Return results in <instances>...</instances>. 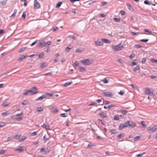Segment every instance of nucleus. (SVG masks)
Segmentation results:
<instances>
[{
	"label": "nucleus",
	"mask_w": 157,
	"mask_h": 157,
	"mask_svg": "<svg viewBox=\"0 0 157 157\" xmlns=\"http://www.w3.org/2000/svg\"><path fill=\"white\" fill-rule=\"evenodd\" d=\"M59 28L57 27H55L52 29V31L53 32H55Z\"/></svg>",
	"instance_id": "obj_47"
},
{
	"label": "nucleus",
	"mask_w": 157,
	"mask_h": 157,
	"mask_svg": "<svg viewBox=\"0 0 157 157\" xmlns=\"http://www.w3.org/2000/svg\"><path fill=\"white\" fill-rule=\"evenodd\" d=\"M103 94L106 97H112L113 96L111 92H104L103 93Z\"/></svg>",
	"instance_id": "obj_9"
},
{
	"label": "nucleus",
	"mask_w": 157,
	"mask_h": 157,
	"mask_svg": "<svg viewBox=\"0 0 157 157\" xmlns=\"http://www.w3.org/2000/svg\"><path fill=\"white\" fill-rule=\"evenodd\" d=\"M26 139V137H25V136H23L22 137V138L20 139L19 140V142H23V141L25 140Z\"/></svg>",
	"instance_id": "obj_27"
},
{
	"label": "nucleus",
	"mask_w": 157,
	"mask_h": 157,
	"mask_svg": "<svg viewBox=\"0 0 157 157\" xmlns=\"http://www.w3.org/2000/svg\"><path fill=\"white\" fill-rule=\"evenodd\" d=\"M101 81L105 83H107L109 82L108 80L106 79V78H105L101 80Z\"/></svg>",
	"instance_id": "obj_36"
},
{
	"label": "nucleus",
	"mask_w": 157,
	"mask_h": 157,
	"mask_svg": "<svg viewBox=\"0 0 157 157\" xmlns=\"http://www.w3.org/2000/svg\"><path fill=\"white\" fill-rule=\"evenodd\" d=\"M135 47L136 48H140L143 47V46H141L140 45H137V44L135 45Z\"/></svg>",
	"instance_id": "obj_43"
},
{
	"label": "nucleus",
	"mask_w": 157,
	"mask_h": 157,
	"mask_svg": "<svg viewBox=\"0 0 157 157\" xmlns=\"http://www.w3.org/2000/svg\"><path fill=\"white\" fill-rule=\"evenodd\" d=\"M131 33L132 36L137 35L139 34L138 33H136L135 32H131Z\"/></svg>",
	"instance_id": "obj_44"
},
{
	"label": "nucleus",
	"mask_w": 157,
	"mask_h": 157,
	"mask_svg": "<svg viewBox=\"0 0 157 157\" xmlns=\"http://www.w3.org/2000/svg\"><path fill=\"white\" fill-rule=\"evenodd\" d=\"M114 106H115V105H109L107 107V109H110V108H112V107H113Z\"/></svg>",
	"instance_id": "obj_52"
},
{
	"label": "nucleus",
	"mask_w": 157,
	"mask_h": 157,
	"mask_svg": "<svg viewBox=\"0 0 157 157\" xmlns=\"http://www.w3.org/2000/svg\"><path fill=\"white\" fill-rule=\"evenodd\" d=\"M151 61L153 63H157V60H155L153 58L151 59Z\"/></svg>",
	"instance_id": "obj_46"
},
{
	"label": "nucleus",
	"mask_w": 157,
	"mask_h": 157,
	"mask_svg": "<svg viewBox=\"0 0 157 157\" xmlns=\"http://www.w3.org/2000/svg\"><path fill=\"white\" fill-rule=\"evenodd\" d=\"M72 83V82L71 81L70 82H68L65 83L63 85V86L65 87L67 86L70 85Z\"/></svg>",
	"instance_id": "obj_19"
},
{
	"label": "nucleus",
	"mask_w": 157,
	"mask_h": 157,
	"mask_svg": "<svg viewBox=\"0 0 157 157\" xmlns=\"http://www.w3.org/2000/svg\"><path fill=\"white\" fill-rule=\"evenodd\" d=\"M157 129V126L156 125L154 126V127H153L151 128H150L149 129L148 128V130L149 131H151L152 132H155Z\"/></svg>",
	"instance_id": "obj_11"
},
{
	"label": "nucleus",
	"mask_w": 157,
	"mask_h": 157,
	"mask_svg": "<svg viewBox=\"0 0 157 157\" xmlns=\"http://www.w3.org/2000/svg\"><path fill=\"white\" fill-rule=\"evenodd\" d=\"M141 125L143 126V127L144 128H145L147 126V125L145 124V122L144 121H142L141 122Z\"/></svg>",
	"instance_id": "obj_34"
},
{
	"label": "nucleus",
	"mask_w": 157,
	"mask_h": 157,
	"mask_svg": "<svg viewBox=\"0 0 157 157\" xmlns=\"http://www.w3.org/2000/svg\"><path fill=\"white\" fill-rule=\"evenodd\" d=\"M26 57L27 56H22L18 59V60L19 61H21L23 59L26 58Z\"/></svg>",
	"instance_id": "obj_22"
},
{
	"label": "nucleus",
	"mask_w": 157,
	"mask_h": 157,
	"mask_svg": "<svg viewBox=\"0 0 157 157\" xmlns=\"http://www.w3.org/2000/svg\"><path fill=\"white\" fill-rule=\"evenodd\" d=\"M22 16L24 18V19L25 18L26 16V13L25 12H23Z\"/></svg>",
	"instance_id": "obj_51"
},
{
	"label": "nucleus",
	"mask_w": 157,
	"mask_h": 157,
	"mask_svg": "<svg viewBox=\"0 0 157 157\" xmlns=\"http://www.w3.org/2000/svg\"><path fill=\"white\" fill-rule=\"evenodd\" d=\"M48 139H49L48 138L46 137V136L45 135L43 137L44 140V141H46L47 140H48Z\"/></svg>",
	"instance_id": "obj_55"
},
{
	"label": "nucleus",
	"mask_w": 157,
	"mask_h": 157,
	"mask_svg": "<svg viewBox=\"0 0 157 157\" xmlns=\"http://www.w3.org/2000/svg\"><path fill=\"white\" fill-rule=\"evenodd\" d=\"M99 115L102 116L103 118H106L107 117V115L104 112H101L99 113Z\"/></svg>",
	"instance_id": "obj_12"
},
{
	"label": "nucleus",
	"mask_w": 157,
	"mask_h": 157,
	"mask_svg": "<svg viewBox=\"0 0 157 157\" xmlns=\"http://www.w3.org/2000/svg\"><path fill=\"white\" fill-rule=\"evenodd\" d=\"M74 64L76 66H79V63H78V61H76L75 62Z\"/></svg>",
	"instance_id": "obj_56"
},
{
	"label": "nucleus",
	"mask_w": 157,
	"mask_h": 157,
	"mask_svg": "<svg viewBox=\"0 0 157 157\" xmlns=\"http://www.w3.org/2000/svg\"><path fill=\"white\" fill-rule=\"evenodd\" d=\"M144 3L145 4L148 5H151V4H152V3L151 2H148V1H147V0L145 1L144 2Z\"/></svg>",
	"instance_id": "obj_31"
},
{
	"label": "nucleus",
	"mask_w": 157,
	"mask_h": 157,
	"mask_svg": "<svg viewBox=\"0 0 157 157\" xmlns=\"http://www.w3.org/2000/svg\"><path fill=\"white\" fill-rule=\"evenodd\" d=\"M119 94L121 95H122L124 94V91H121L118 93Z\"/></svg>",
	"instance_id": "obj_48"
},
{
	"label": "nucleus",
	"mask_w": 157,
	"mask_h": 157,
	"mask_svg": "<svg viewBox=\"0 0 157 157\" xmlns=\"http://www.w3.org/2000/svg\"><path fill=\"white\" fill-rule=\"evenodd\" d=\"M26 48H22L20 49L19 50V52L21 53L23 51H25L26 49Z\"/></svg>",
	"instance_id": "obj_41"
},
{
	"label": "nucleus",
	"mask_w": 157,
	"mask_h": 157,
	"mask_svg": "<svg viewBox=\"0 0 157 157\" xmlns=\"http://www.w3.org/2000/svg\"><path fill=\"white\" fill-rule=\"evenodd\" d=\"M117 61L121 63L122 64L124 62V61H123V60L122 59H119L117 60Z\"/></svg>",
	"instance_id": "obj_53"
},
{
	"label": "nucleus",
	"mask_w": 157,
	"mask_h": 157,
	"mask_svg": "<svg viewBox=\"0 0 157 157\" xmlns=\"http://www.w3.org/2000/svg\"><path fill=\"white\" fill-rule=\"evenodd\" d=\"M101 41H102L103 43L104 42L105 43H108V44H109L110 43V41L108 39H102Z\"/></svg>",
	"instance_id": "obj_14"
},
{
	"label": "nucleus",
	"mask_w": 157,
	"mask_h": 157,
	"mask_svg": "<svg viewBox=\"0 0 157 157\" xmlns=\"http://www.w3.org/2000/svg\"><path fill=\"white\" fill-rule=\"evenodd\" d=\"M83 51V50L82 49L78 48L75 50V52L76 53H81Z\"/></svg>",
	"instance_id": "obj_29"
},
{
	"label": "nucleus",
	"mask_w": 157,
	"mask_h": 157,
	"mask_svg": "<svg viewBox=\"0 0 157 157\" xmlns=\"http://www.w3.org/2000/svg\"><path fill=\"white\" fill-rule=\"evenodd\" d=\"M9 105V104L6 102H4L2 104V105L4 107L6 106Z\"/></svg>",
	"instance_id": "obj_50"
},
{
	"label": "nucleus",
	"mask_w": 157,
	"mask_h": 157,
	"mask_svg": "<svg viewBox=\"0 0 157 157\" xmlns=\"http://www.w3.org/2000/svg\"><path fill=\"white\" fill-rule=\"evenodd\" d=\"M52 109L54 113H56L58 111L57 108L56 106H53L52 108Z\"/></svg>",
	"instance_id": "obj_17"
},
{
	"label": "nucleus",
	"mask_w": 157,
	"mask_h": 157,
	"mask_svg": "<svg viewBox=\"0 0 157 157\" xmlns=\"http://www.w3.org/2000/svg\"><path fill=\"white\" fill-rule=\"evenodd\" d=\"M146 59H145L144 58H143L142 59V60L141 61V63H144L146 62Z\"/></svg>",
	"instance_id": "obj_61"
},
{
	"label": "nucleus",
	"mask_w": 157,
	"mask_h": 157,
	"mask_svg": "<svg viewBox=\"0 0 157 157\" xmlns=\"http://www.w3.org/2000/svg\"><path fill=\"white\" fill-rule=\"evenodd\" d=\"M78 68L79 70V71L81 72H82L85 71V68H83L81 66H79Z\"/></svg>",
	"instance_id": "obj_26"
},
{
	"label": "nucleus",
	"mask_w": 157,
	"mask_h": 157,
	"mask_svg": "<svg viewBox=\"0 0 157 157\" xmlns=\"http://www.w3.org/2000/svg\"><path fill=\"white\" fill-rule=\"evenodd\" d=\"M62 2H59L56 5V8H59L60 6H61V4H62Z\"/></svg>",
	"instance_id": "obj_28"
},
{
	"label": "nucleus",
	"mask_w": 157,
	"mask_h": 157,
	"mask_svg": "<svg viewBox=\"0 0 157 157\" xmlns=\"http://www.w3.org/2000/svg\"><path fill=\"white\" fill-rule=\"evenodd\" d=\"M80 61L83 65L85 66L89 65L93 62L92 60L88 59L80 60Z\"/></svg>",
	"instance_id": "obj_4"
},
{
	"label": "nucleus",
	"mask_w": 157,
	"mask_h": 157,
	"mask_svg": "<svg viewBox=\"0 0 157 157\" xmlns=\"http://www.w3.org/2000/svg\"><path fill=\"white\" fill-rule=\"evenodd\" d=\"M149 40L148 39H142L140 40V41L142 42H147Z\"/></svg>",
	"instance_id": "obj_49"
},
{
	"label": "nucleus",
	"mask_w": 157,
	"mask_h": 157,
	"mask_svg": "<svg viewBox=\"0 0 157 157\" xmlns=\"http://www.w3.org/2000/svg\"><path fill=\"white\" fill-rule=\"evenodd\" d=\"M121 14L122 15H125V12L124 11H123V10H121Z\"/></svg>",
	"instance_id": "obj_64"
},
{
	"label": "nucleus",
	"mask_w": 157,
	"mask_h": 157,
	"mask_svg": "<svg viewBox=\"0 0 157 157\" xmlns=\"http://www.w3.org/2000/svg\"><path fill=\"white\" fill-rule=\"evenodd\" d=\"M21 136V135H19L18 134H17L15 136H13V137L14 139H18L20 138Z\"/></svg>",
	"instance_id": "obj_30"
},
{
	"label": "nucleus",
	"mask_w": 157,
	"mask_h": 157,
	"mask_svg": "<svg viewBox=\"0 0 157 157\" xmlns=\"http://www.w3.org/2000/svg\"><path fill=\"white\" fill-rule=\"evenodd\" d=\"M121 112L124 115H125L127 114L128 111L126 110H121Z\"/></svg>",
	"instance_id": "obj_33"
},
{
	"label": "nucleus",
	"mask_w": 157,
	"mask_h": 157,
	"mask_svg": "<svg viewBox=\"0 0 157 157\" xmlns=\"http://www.w3.org/2000/svg\"><path fill=\"white\" fill-rule=\"evenodd\" d=\"M136 124L134 123H133L131 121H128L125 122L124 124H121L119 127V130H121L124 128L127 127L130 128H133L134 127L136 126Z\"/></svg>",
	"instance_id": "obj_1"
},
{
	"label": "nucleus",
	"mask_w": 157,
	"mask_h": 157,
	"mask_svg": "<svg viewBox=\"0 0 157 157\" xmlns=\"http://www.w3.org/2000/svg\"><path fill=\"white\" fill-rule=\"evenodd\" d=\"M25 148L24 146H21L18 148H17L15 149L16 151H19L20 152H23L24 151H25Z\"/></svg>",
	"instance_id": "obj_10"
},
{
	"label": "nucleus",
	"mask_w": 157,
	"mask_h": 157,
	"mask_svg": "<svg viewBox=\"0 0 157 157\" xmlns=\"http://www.w3.org/2000/svg\"><path fill=\"white\" fill-rule=\"evenodd\" d=\"M94 43L96 46H99L102 45L103 44V43L102 41H100L99 40L95 41L94 42Z\"/></svg>",
	"instance_id": "obj_8"
},
{
	"label": "nucleus",
	"mask_w": 157,
	"mask_h": 157,
	"mask_svg": "<svg viewBox=\"0 0 157 157\" xmlns=\"http://www.w3.org/2000/svg\"><path fill=\"white\" fill-rule=\"evenodd\" d=\"M38 91L36 87L34 86L31 90H26L25 92L23 93V94L25 95L28 94L30 95H33L37 93Z\"/></svg>",
	"instance_id": "obj_2"
},
{
	"label": "nucleus",
	"mask_w": 157,
	"mask_h": 157,
	"mask_svg": "<svg viewBox=\"0 0 157 157\" xmlns=\"http://www.w3.org/2000/svg\"><path fill=\"white\" fill-rule=\"evenodd\" d=\"M145 153H144L142 154H139L138 155H136V156L137 157H141L142 156V155L144 154H145Z\"/></svg>",
	"instance_id": "obj_57"
},
{
	"label": "nucleus",
	"mask_w": 157,
	"mask_h": 157,
	"mask_svg": "<svg viewBox=\"0 0 157 157\" xmlns=\"http://www.w3.org/2000/svg\"><path fill=\"white\" fill-rule=\"evenodd\" d=\"M9 114V113L8 111H6L5 113H2V116L3 117Z\"/></svg>",
	"instance_id": "obj_39"
},
{
	"label": "nucleus",
	"mask_w": 157,
	"mask_h": 157,
	"mask_svg": "<svg viewBox=\"0 0 157 157\" xmlns=\"http://www.w3.org/2000/svg\"><path fill=\"white\" fill-rule=\"evenodd\" d=\"M17 12V10H15L14 11V12L13 14L10 16V17H14L15 16V14Z\"/></svg>",
	"instance_id": "obj_32"
},
{
	"label": "nucleus",
	"mask_w": 157,
	"mask_h": 157,
	"mask_svg": "<svg viewBox=\"0 0 157 157\" xmlns=\"http://www.w3.org/2000/svg\"><path fill=\"white\" fill-rule=\"evenodd\" d=\"M140 69V66H136L135 67L133 68V71H136Z\"/></svg>",
	"instance_id": "obj_40"
},
{
	"label": "nucleus",
	"mask_w": 157,
	"mask_h": 157,
	"mask_svg": "<svg viewBox=\"0 0 157 157\" xmlns=\"http://www.w3.org/2000/svg\"><path fill=\"white\" fill-rule=\"evenodd\" d=\"M127 6L128 9L131 11H132L133 10V9L132 6L129 4H127Z\"/></svg>",
	"instance_id": "obj_20"
},
{
	"label": "nucleus",
	"mask_w": 157,
	"mask_h": 157,
	"mask_svg": "<svg viewBox=\"0 0 157 157\" xmlns=\"http://www.w3.org/2000/svg\"><path fill=\"white\" fill-rule=\"evenodd\" d=\"M48 66V64L46 63H42L40 65V67L41 68H43Z\"/></svg>",
	"instance_id": "obj_13"
},
{
	"label": "nucleus",
	"mask_w": 157,
	"mask_h": 157,
	"mask_svg": "<svg viewBox=\"0 0 157 157\" xmlns=\"http://www.w3.org/2000/svg\"><path fill=\"white\" fill-rule=\"evenodd\" d=\"M141 137H142L141 136H138L135 137L134 138V141H136L139 140L140 139V138H141Z\"/></svg>",
	"instance_id": "obj_23"
},
{
	"label": "nucleus",
	"mask_w": 157,
	"mask_h": 157,
	"mask_svg": "<svg viewBox=\"0 0 157 157\" xmlns=\"http://www.w3.org/2000/svg\"><path fill=\"white\" fill-rule=\"evenodd\" d=\"M114 20L116 22H119L120 21V19L119 18H114Z\"/></svg>",
	"instance_id": "obj_45"
},
{
	"label": "nucleus",
	"mask_w": 157,
	"mask_h": 157,
	"mask_svg": "<svg viewBox=\"0 0 157 157\" xmlns=\"http://www.w3.org/2000/svg\"><path fill=\"white\" fill-rule=\"evenodd\" d=\"M125 136L124 134V133L121 134L117 136V138L118 139H120L121 137H124Z\"/></svg>",
	"instance_id": "obj_21"
},
{
	"label": "nucleus",
	"mask_w": 157,
	"mask_h": 157,
	"mask_svg": "<svg viewBox=\"0 0 157 157\" xmlns=\"http://www.w3.org/2000/svg\"><path fill=\"white\" fill-rule=\"evenodd\" d=\"M112 48L115 51H118L124 48V47L121 45V43H120L119 45H113Z\"/></svg>",
	"instance_id": "obj_3"
},
{
	"label": "nucleus",
	"mask_w": 157,
	"mask_h": 157,
	"mask_svg": "<svg viewBox=\"0 0 157 157\" xmlns=\"http://www.w3.org/2000/svg\"><path fill=\"white\" fill-rule=\"evenodd\" d=\"M51 44V41H48L46 42V43H45L44 40H43L40 42V47L41 46V47H42L43 46H44L45 47H48V46L50 45Z\"/></svg>",
	"instance_id": "obj_5"
},
{
	"label": "nucleus",
	"mask_w": 157,
	"mask_h": 157,
	"mask_svg": "<svg viewBox=\"0 0 157 157\" xmlns=\"http://www.w3.org/2000/svg\"><path fill=\"white\" fill-rule=\"evenodd\" d=\"M39 8V4L36 0H34V9L36 10Z\"/></svg>",
	"instance_id": "obj_7"
},
{
	"label": "nucleus",
	"mask_w": 157,
	"mask_h": 157,
	"mask_svg": "<svg viewBox=\"0 0 157 157\" xmlns=\"http://www.w3.org/2000/svg\"><path fill=\"white\" fill-rule=\"evenodd\" d=\"M12 139V138H11L10 137H9L7 139L6 141L8 142L10 141Z\"/></svg>",
	"instance_id": "obj_59"
},
{
	"label": "nucleus",
	"mask_w": 157,
	"mask_h": 157,
	"mask_svg": "<svg viewBox=\"0 0 157 157\" xmlns=\"http://www.w3.org/2000/svg\"><path fill=\"white\" fill-rule=\"evenodd\" d=\"M78 36V35H76V36H75L74 35H70L68 36L70 38H71L74 39H75V38L77 37V36Z\"/></svg>",
	"instance_id": "obj_38"
},
{
	"label": "nucleus",
	"mask_w": 157,
	"mask_h": 157,
	"mask_svg": "<svg viewBox=\"0 0 157 157\" xmlns=\"http://www.w3.org/2000/svg\"><path fill=\"white\" fill-rule=\"evenodd\" d=\"M45 98L46 99L47 98V96L46 95H42L40 97V100H42L43 99Z\"/></svg>",
	"instance_id": "obj_35"
},
{
	"label": "nucleus",
	"mask_w": 157,
	"mask_h": 157,
	"mask_svg": "<svg viewBox=\"0 0 157 157\" xmlns=\"http://www.w3.org/2000/svg\"><path fill=\"white\" fill-rule=\"evenodd\" d=\"M107 4V2H101V4L102 6H104V5H106Z\"/></svg>",
	"instance_id": "obj_63"
},
{
	"label": "nucleus",
	"mask_w": 157,
	"mask_h": 157,
	"mask_svg": "<svg viewBox=\"0 0 157 157\" xmlns=\"http://www.w3.org/2000/svg\"><path fill=\"white\" fill-rule=\"evenodd\" d=\"M72 48V47L71 46L69 45L68 47L65 48V51L67 52H68Z\"/></svg>",
	"instance_id": "obj_16"
},
{
	"label": "nucleus",
	"mask_w": 157,
	"mask_h": 157,
	"mask_svg": "<svg viewBox=\"0 0 157 157\" xmlns=\"http://www.w3.org/2000/svg\"><path fill=\"white\" fill-rule=\"evenodd\" d=\"M41 127L47 129H49V126L48 124H44L43 125H41Z\"/></svg>",
	"instance_id": "obj_15"
},
{
	"label": "nucleus",
	"mask_w": 157,
	"mask_h": 157,
	"mask_svg": "<svg viewBox=\"0 0 157 157\" xmlns=\"http://www.w3.org/2000/svg\"><path fill=\"white\" fill-rule=\"evenodd\" d=\"M44 55V54L43 52H42L41 53H40V58H42Z\"/></svg>",
	"instance_id": "obj_62"
},
{
	"label": "nucleus",
	"mask_w": 157,
	"mask_h": 157,
	"mask_svg": "<svg viewBox=\"0 0 157 157\" xmlns=\"http://www.w3.org/2000/svg\"><path fill=\"white\" fill-rule=\"evenodd\" d=\"M113 118L114 120H119L120 119L119 117L118 116L116 115L114 116Z\"/></svg>",
	"instance_id": "obj_42"
},
{
	"label": "nucleus",
	"mask_w": 157,
	"mask_h": 157,
	"mask_svg": "<svg viewBox=\"0 0 157 157\" xmlns=\"http://www.w3.org/2000/svg\"><path fill=\"white\" fill-rule=\"evenodd\" d=\"M37 40H36L34 42H33L31 44H30L31 46H33L37 42Z\"/></svg>",
	"instance_id": "obj_60"
},
{
	"label": "nucleus",
	"mask_w": 157,
	"mask_h": 157,
	"mask_svg": "<svg viewBox=\"0 0 157 157\" xmlns=\"http://www.w3.org/2000/svg\"><path fill=\"white\" fill-rule=\"evenodd\" d=\"M137 60L135 59L133 62L132 63L131 65L132 66L136 65L137 64Z\"/></svg>",
	"instance_id": "obj_24"
},
{
	"label": "nucleus",
	"mask_w": 157,
	"mask_h": 157,
	"mask_svg": "<svg viewBox=\"0 0 157 157\" xmlns=\"http://www.w3.org/2000/svg\"><path fill=\"white\" fill-rule=\"evenodd\" d=\"M144 31L145 32H148L149 33H150V34H152V32L151 31H149L147 29H144Z\"/></svg>",
	"instance_id": "obj_54"
},
{
	"label": "nucleus",
	"mask_w": 157,
	"mask_h": 157,
	"mask_svg": "<svg viewBox=\"0 0 157 157\" xmlns=\"http://www.w3.org/2000/svg\"><path fill=\"white\" fill-rule=\"evenodd\" d=\"M151 90H153L148 88H147L145 90V94H150L151 95H154V94Z\"/></svg>",
	"instance_id": "obj_6"
},
{
	"label": "nucleus",
	"mask_w": 157,
	"mask_h": 157,
	"mask_svg": "<svg viewBox=\"0 0 157 157\" xmlns=\"http://www.w3.org/2000/svg\"><path fill=\"white\" fill-rule=\"evenodd\" d=\"M60 115L63 117H67L66 114L64 113L61 114H60Z\"/></svg>",
	"instance_id": "obj_58"
},
{
	"label": "nucleus",
	"mask_w": 157,
	"mask_h": 157,
	"mask_svg": "<svg viewBox=\"0 0 157 157\" xmlns=\"http://www.w3.org/2000/svg\"><path fill=\"white\" fill-rule=\"evenodd\" d=\"M110 131L111 132V134H115L117 133V132L116 131V130L113 129H111L110 130Z\"/></svg>",
	"instance_id": "obj_37"
},
{
	"label": "nucleus",
	"mask_w": 157,
	"mask_h": 157,
	"mask_svg": "<svg viewBox=\"0 0 157 157\" xmlns=\"http://www.w3.org/2000/svg\"><path fill=\"white\" fill-rule=\"evenodd\" d=\"M7 1V0H1V1H0V4L2 5H5L6 4V3Z\"/></svg>",
	"instance_id": "obj_18"
},
{
	"label": "nucleus",
	"mask_w": 157,
	"mask_h": 157,
	"mask_svg": "<svg viewBox=\"0 0 157 157\" xmlns=\"http://www.w3.org/2000/svg\"><path fill=\"white\" fill-rule=\"evenodd\" d=\"M38 132V131L37 132H32L29 133V134L30 136H36L37 135V133Z\"/></svg>",
	"instance_id": "obj_25"
}]
</instances>
